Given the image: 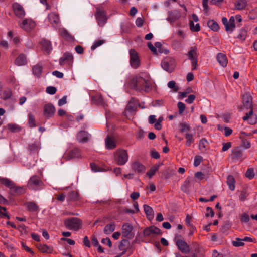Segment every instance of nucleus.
Instances as JSON below:
<instances>
[{"mask_svg":"<svg viewBox=\"0 0 257 257\" xmlns=\"http://www.w3.org/2000/svg\"><path fill=\"white\" fill-rule=\"evenodd\" d=\"M128 85L131 88L140 92H148L151 90L150 81L139 76L133 77L130 80Z\"/></svg>","mask_w":257,"mask_h":257,"instance_id":"f257e3e1","label":"nucleus"},{"mask_svg":"<svg viewBox=\"0 0 257 257\" xmlns=\"http://www.w3.org/2000/svg\"><path fill=\"white\" fill-rule=\"evenodd\" d=\"M64 223L67 228L75 231L80 229L82 226V220L75 217H70L64 220Z\"/></svg>","mask_w":257,"mask_h":257,"instance_id":"f03ea898","label":"nucleus"},{"mask_svg":"<svg viewBox=\"0 0 257 257\" xmlns=\"http://www.w3.org/2000/svg\"><path fill=\"white\" fill-rule=\"evenodd\" d=\"M186 55L188 59L191 61L192 70H196L198 65V56L197 46H194L191 47Z\"/></svg>","mask_w":257,"mask_h":257,"instance_id":"7ed1b4c3","label":"nucleus"},{"mask_svg":"<svg viewBox=\"0 0 257 257\" xmlns=\"http://www.w3.org/2000/svg\"><path fill=\"white\" fill-rule=\"evenodd\" d=\"M27 186L30 189L36 191L43 188L44 184L38 176L33 175L29 179Z\"/></svg>","mask_w":257,"mask_h":257,"instance_id":"20e7f679","label":"nucleus"},{"mask_svg":"<svg viewBox=\"0 0 257 257\" xmlns=\"http://www.w3.org/2000/svg\"><path fill=\"white\" fill-rule=\"evenodd\" d=\"M95 17L98 25L100 27H103L106 23L108 17L106 12L103 8H96V12Z\"/></svg>","mask_w":257,"mask_h":257,"instance_id":"39448f33","label":"nucleus"},{"mask_svg":"<svg viewBox=\"0 0 257 257\" xmlns=\"http://www.w3.org/2000/svg\"><path fill=\"white\" fill-rule=\"evenodd\" d=\"M127 151L124 149H118L115 153V159L119 165L125 164L128 160Z\"/></svg>","mask_w":257,"mask_h":257,"instance_id":"423d86ee","label":"nucleus"},{"mask_svg":"<svg viewBox=\"0 0 257 257\" xmlns=\"http://www.w3.org/2000/svg\"><path fill=\"white\" fill-rule=\"evenodd\" d=\"M19 26L27 32H30L36 26V23L30 18H26L18 22Z\"/></svg>","mask_w":257,"mask_h":257,"instance_id":"0eeeda50","label":"nucleus"},{"mask_svg":"<svg viewBox=\"0 0 257 257\" xmlns=\"http://www.w3.org/2000/svg\"><path fill=\"white\" fill-rule=\"evenodd\" d=\"M130 63L131 66L134 69L138 68L140 64V58L137 51L132 49L129 51Z\"/></svg>","mask_w":257,"mask_h":257,"instance_id":"6e6552de","label":"nucleus"},{"mask_svg":"<svg viewBox=\"0 0 257 257\" xmlns=\"http://www.w3.org/2000/svg\"><path fill=\"white\" fill-rule=\"evenodd\" d=\"M13 9L15 16L20 18H23L25 15V12L22 6L18 3H15L13 4Z\"/></svg>","mask_w":257,"mask_h":257,"instance_id":"1a4fd4ad","label":"nucleus"},{"mask_svg":"<svg viewBox=\"0 0 257 257\" xmlns=\"http://www.w3.org/2000/svg\"><path fill=\"white\" fill-rule=\"evenodd\" d=\"M144 236L145 237H153L154 235L161 234V230L159 228L152 226L146 228L143 231Z\"/></svg>","mask_w":257,"mask_h":257,"instance_id":"9d476101","label":"nucleus"},{"mask_svg":"<svg viewBox=\"0 0 257 257\" xmlns=\"http://www.w3.org/2000/svg\"><path fill=\"white\" fill-rule=\"evenodd\" d=\"M81 156L80 150L76 148H74L67 152L64 156L66 160H69L75 158H79Z\"/></svg>","mask_w":257,"mask_h":257,"instance_id":"9b49d317","label":"nucleus"},{"mask_svg":"<svg viewBox=\"0 0 257 257\" xmlns=\"http://www.w3.org/2000/svg\"><path fill=\"white\" fill-rule=\"evenodd\" d=\"M73 60L72 55L68 52H66L63 54L62 57L59 59V64L60 65H64L65 64L68 66H71Z\"/></svg>","mask_w":257,"mask_h":257,"instance_id":"f8f14e48","label":"nucleus"},{"mask_svg":"<svg viewBox=\"0 0 257 257\" xmlns=\"http://www.w3.org/2000/svg\"><path fill=\"white\" fill-rule=\"evenodd\" d=\"M176 244L179 250L184 253H187L190 251L189 246L182 239H178L176 240Z\"/></svg>","mask_w":257,"mask_h":257,"instance_id":"ddd939ff","label":"nucleus"},{"mask_svg":"<svg viewBox=\"0 0 257 257\" xmlns=\"http://www.w3.org/2000/svg\"><path fill=\"white\" fill-rule=\"evenodd\" d=\"M55 108L51 103L46 104L44 107V114L47 118H49L54 115L55 113Z\"/></svg>","mask_w":257,"mask_h":257,"instance_id":"4468645a","label":"nucleus"},{"mask_svg":"<svg viewBox=\"0 0 257 257\" xmlns=\"http://www.w3.org/2000/svg\"><path fill=\"white\" fill-rule=\"evenodd\" d=\"M24 192V189L23 187L17 186L14 182L9 189V194L12 196L19 195Z\"/></svg>","mask_w":257,"mask_h":257,"instance_id":"2eb2a0df","label":"nucleus"},{"mask_svg":"<svg viewBox=\"0 0 257 257\" xmlns=\"http://www.w3.org/2000/svg\"><path fill=\"white\" fill-rule=\"evenodd\" d=\"M91 135L84 131L79 132L77 134V139L80 143H85L87 142L90 139Z\"/></svg>","mask_w":257,"mask_h":257,"instance_id":"dca6fc26","label":"nucleus"},{"mask_svg":"<svg viewBox=\"0 0 257 257\" xmlns=\"http://www.w3.org/2000/svg\"><path fill=\"white\" fill-rule=\"evenodd\" d=\"M47 18L49 22L53 26H58L60 23V18L58 13L55 12H51L48 15Z\"/></svg>","mask_w":257,"mask_h":257,"instance_id":"f3484780","label":"nucleus"},{"mask_svg":"<svg viewBox=\"0 0 257 257\" xmlns=\"http://www.w3.org/2000/svg\"><path fill=\"white\" fill-rule=\"evenodd\" d=\"M173 62V61L171 59H164L161 62V66L164 70L171 72L174 69Z\"/></svg>","mask_w":257,"mask_h":257,"instance_id":"a211bd4d","label":"nucleus"},{"mask_svg":"<svg viewBox=\"0 0 257 257\" xmlns=\"http://www.w3.org/2000/svg\"><path fill=\"white\" fill-rule=\"evenodd\" d=\"M133 230V226L127 223H124L122 226V235L126 238H130L132 236V231Z\"/></svg>","mask_w":257,"mask_h":257,"instance_id":"6ab92c4d","label":"nucleus"},{"mask_svg":"<svg viewBox=\"0 0 257 257\" xmlns=\"http://www.w3.org/2000/svg\"><path fill=\"white\" fill-rule=\"evenodd\" d=\"M105 143L107 149H113L116 147V141L114 137L107 136L105 138Z\"/></svg>","mask_w":257,"mask_h":257,"instance_id":"aec40b11","label":"nucleus"},{"mask_svg":"<svg viewBox=\"0 0 257 257\" xmlns=\"http://www.w3.org/2000/svg\"><path fill=\"white\" fill-rule=\"evenodd\" d=\"M133 170L138 173H142L145 171V168L143 165L138 162H135L132 164Z\"/></svg>","mask_w":257,"mask_h":257,"instance_id":"412c9836","label":"nucleus"},{"mask_svg":"<svg viewBox=\"0 0 257 257\" xmlns=\"http://www.w3.org/2000/svg\"><path fill=\"white\" fill-rule=\"evenodd\" d=\"M216 59L218 63L223 67L227 66L228 61L227 59L225 54L222 53H218L217 55Z\"/></svg>","mask_w":257,"mask_h":257,"instance_id":"4be33fe9","label":"nucleus"},{"mask_svg":"<svg viewBox=\"0 0 257 257\" xmlns=\"http://www.w3.org/2000/svg\"><path fill=\"white\" fill-rule=\"evenodd\" d=\"M138 104L137 101L135 98H132L126 106L125 112L135 110Z\"/></svg>","mask_w":257,"mask_h":257,"instance_id":"5701e85b","label":"nucleus"},{"mask_svg":"<svg viewBox=\"0 0 257 257\" xmlns=\"http://www.w3.org/2000/svg\"><path fill=\"white\" fill-rule=\"evenodd\" d=\"M41 44L42 46V50L47 53H49L52 50L51 43L49 41L43 40L41 41Z\"/></svg>","mask_w":257,"mask_h":257,"instance_id":"b1692460","label":"nucleus"},{"mask_svg":"<svg viewBox=\"0 0 257 257\" xmlns=\"http://www.w3.org/2000/svg\"><path fill=\"white\" fill-rule=\"evenodd\" d=\"M25 205L29 211L36 212L39 210L38 206L34 202H26Z\"/></svg>","mask_w":257,"mask_h":257,"instance_id":"393cba45","label":"nucleus"},{"mask_svg":"<svg viewBox=\"0 0 257 257\" xmlns=\"http://www.w3.org/2000/svg\"><path fill=\"white\" fill-rule=\"evenodd\" d=\"M38 248L43 253H50L53 251V249L51 247L46 244H40L38 245Z\"/></svg>","mask_w":257,"mask_h":257,"instance_id":"a878e982","label":"nucleus"},{"mask_svg":"<svg viewBox=\"0 0 257 257\" xmlns=\"http://www.w3.org/2000/svg\"><path fill=\"white\" fill-rule=\"evenodd\" d=\"M115 224L114 223L107 224L104 228V233L106 235L110 234L115 230Z\"/></svg>","mask_w":257,"mask_h":257,"instance_id":"bb28decb","label":"nucleus"},{"mask_svg":"<svg viewBox=\"0 0 257 257\" xmlns=\"http://www.w3.org/2000/svg\"><path fill=\"white\" fill-rule=\"evenodd\" d=\"M243 104L246 108H250L252 105V99L250 96L248 95L243 96Z\"/></svg>","mask_w":257,"mask_h":257,"instance_id":"cd10ccee","label":"nucleus"},{"mask_svg":"<svg viewBox=\"0 0 257 257\" xmlns=\"http://www.w3.org/2000/svg\"><path fill=\"white\" fill-rule=\"evenodd\" d=\"M26 59L24 54H20L16 59L15 64L18 66H23L26 64Z\"/></svg>","mask_w":257,"mask_h":257,"instance_id":"c85d7f7f","label":"nucleus"},{"mask_svg":"<svg viewBox=\"0 0 257 257\" xmlns=\"http://www.w3.org/2000/svg\"><path fill=\"white\" fill-rule=\"evenodd\" d=\"M235 181L234 177L232 175H229L227 179V184L229 189L233 191L235 189Z\"/></svg>","mask_w":257,"mask_h":257,"instance_id":"c756f323","label":"nucleus"},{"mask_svg":"<svg viewBox=\"0 0 257 257\" xmlns=\"http://www.w3.org/2000/svg\"><path fill=\"white\" fill-rule=\"evenodd\" d=\"M14 182L7 178L0 177V183L9 189L13 185Z\"/></svg>","mask_w":257,"mask_h":257,"instance_id":"7c9ffc66","label":"nucleus"},{"mask_svg":"<svg viewBox=\"0 0 257 257\" xmlns=\"http://www.w3.org/2000/svg\"><path fill=\"white\" fill-rule=\"evenodd\" d=\"M235 6L237 10H243L246 6V1L245 0H237L235 4Z\"/></svg>","mask_w":257,"mask_h":257,"instance_id":"2f4dec72","label":"nucleus"},{"mask_svg":"<svg viewBox=\"0 0 257 257\" xmlns=\"http://www.w3.org/2000/svg\"><path fill=\"white\" fill-rule=\"evenodd\" d=\"M42 71V65L41 64H38L35 65L33 68V74L37 76H40Z\"/></svg>","mask_w":257,"mask_h":257,"instance_id":"473e14b6","label":"nucleus"},{"mask_svg":"<svg viewBox=\"0 0 257 257\" xmlns=\"http://www.w3.org/2000/svg\"><path fill=\"white\" fill-rule=\"evenodd\" d=\"M232 157L234 159H239L242 157V152L238 149L236 148L232 151Z\"/></svg>","mask_w":257,"mask_h":257,"instance_id":"72a5a7b5","label":"nucleus"},{"mask_svg":"<svg viewBox=\"0 0 257 257\" xmlns=\"http://www.w3.org/2000/svg\"><path fill=\"white\" fill-rule=\"evenodd\" d=\"M208 27L213 31H216L219 29V27L217 22L214 20H209L207 23Z\"/></svg>","mask_w":257,"mask_h":257,"instance_id":"f704fd0d","label":"nucleus"},{"mask_svg":"<svg viewBox=\"0 0 257 257\" xmlns=\"http://www.w3.org/2000/svg\"><path fill=\"white\" fill-rule=\"evenodd\" d=\"M7 127L10 131L13 133L19 132L21 131V127L16 124L9 123Z\"/></svg>","mask_w":257,"mask_h":257,"instance_id":"c9c22d12","label":"nucleus"},{"mask_svg":"<svg viewBox=\"0 0 257 257\" xmlns=\"http://www.w3.org/2000/svg\"><path fill=\"white\" fill-rule=\"evenodd\" d=\"M185 137L186 139V145L187 146H190L191 144L194 141L193 134L187 133L185 134Z\"/></svg>","mask_w":257,"mask_h":257,"instance_id":"e433bc0d","label":"nucleus"},{"mask_svg":"<svg viewBox=\"0 0 257 257\" xmlns=\"http://www.w3.org/2000/svg\"><path fill=\"white\" fill-rule=\"evenodd\" d=\"M159 166V165H155L151 167L150 170L147 172V175L149 177V178H151L156 173V172L158 170Z\"/></svg>","mask_w":257,"mask_h":257,"instance_id":"4c0bfd02","label":"nucleus"},{"mask_svg":"<svg viewBox=\"0 0 257 257\" xmlns=\"http://www.w3.org/2000/svg\"><path fill=\"white\" fill-rule=\"evenodd\" d=\"M0 218H7L8 219L10 218L6 208L1 206H0Z\"/></svg>","mask_w":257,"mask_h":257,"instance_id":"58836bf2","label":"nucleus"},{"mask_svg":"<svg viewBox=\"0 0 257 257\" xmlns=\"http://www.w3.org/2000/svg\"><path fill=\"white\" fill-rule=\"evenodd\" d=\"M78 193L76 191H71L68 195V199L70 201H75L78 200Z\"/></svg>","mask_w":257,"mask_h":257,"instance_id":"ea45409f","label":"nucleus"},{"mask_svg":"<svg viewBox=\"0 0 257 257\" xmlns=\"http://www.w3.org/2000/svg\"><path fill=\"white\" fill-rule=\"evenodd\" d=\"M93 101L98 105H103L104 104V100L101 95H96L92 98Z\"/></svg>","mask_w":257,"mask_h":257,"instance_id":"a19ab883","label":"nucleus"},{"mask_svg":"<svg viewBox=\"0 0 257 257\" xmlns=\"http://www.w3.org/2000/svg\"><path fill=\"white\" fill-rule=\"evenodd\" d=\"M144 210L147 216H150L153 217V210L152 208L148 206V205L144 204L143 206Z\"/></svg>","mask_w":257,"mask_h":257,"instance_id":"79ce46f5","label":"nucleus"},{"mask_svg":"<svg viewBox=\"0 0 257 257\" xmlns=\"http://www.w3.org/2000/svg\"><path fill=\"white\" fill-rule=\"evenodd\" d=\"M190 29L193 32H198L200 30V27L199 23L194 24L193 21H190L189 23Z\"/></svg>","mask_w":257,"mask_h":257,"instance_id":"37998d69","label":"nucleus"},{"mask_svg":"<svg viewBox=\"0 0 257 257\" xmlns=\"http://www.w3.org/2000/svg\"><path fill=\"white\" fill-rule=\"evenodd\" d=\"M28 118H29L28 123H29V126L31 127H35L36 126L35 119V117H34V115L31 113H29Z\"/></svg>","mask_w":257,"mask_h":257,"instance_id":"c03bdc74","label":"nucleus"},{"mask_svg":"<svg viewBox=\"0 0 257 257\" xmlns=\"http://www.w3.org/2000/svg\"><path fill=\"white\" fill-rule=\"evenodd\" d=\"M232 244L234 246L239 247L243 246L244 243L243 239L236 238L235 240L232 241Z\"/></svg>","mask_w":257,"mask_h":257,"instance_id":"a18cd8bd","label":"nucleus"},{"mask_svg":"<svg viewBox=\"0 0 257 257\" xmlns=\"http://www.w3.org/2000/svg\"><path fill=\"white\" fill-rule=\"evenodd\" d=\"M180 131L181 132H187L188 131L190 127L188 124L186 122L181 123L179 125Z\"/></svg>","mask_w":257,"mask_h":257,"instance_id":"49530a36","label":"nucleus"},{"mask_svg":"<svg viewBox=\"0 0 257 257\" xmlns=\"http://www.w3.org/2000/svg\"><path fill=\"white\" fill-rule=\"evenodd\" d=\"M207 141L205 139H201L199 141V148L200 150L204 151L206 149Z\"/></svg>","mask_w":257,"mask_h":257,"instance_id":"de8ad7c7","label":"nucleus"},{"mask_svg":"<svg viewBox=\"0 0 257 257\" xmlns=\"http://www.w3.org/2000/svg\"><path fill=\"white\" fill-rule=\"evenodd\" d=\"M12 94V93L10 90H6L3 92L2 97L4 100H7L11 97Z\"/></svg>","mask_w":257,"mask_h":257,"instance_id":"09e8293b","label":"nucleus"},{"mask_svg":"<svg viewBox=\"0 0 257 257\" xmlns=\"http://www.w3.org/2000/svg\"><path fill=\"white\" fill-rule=\"evenodd\" d=\"M255 175L254 170L252 168H248L245 174L246 177L249 179H252Z\"/></svg>","mask_w":257,"mask_h":257,"instance_id":"8fccbe9b","label":"nucleus"},{"mask_svg":"<svg viewBox=\"0 0 257 257\" xmlns=\"http://www.w3.org/2000/svg\"><path fill=\"white\" fill-rule=\"evenodd\" d=\"M104 43V41L103 40H99L94 43V44L91 46V49L92 50H94L98 47L100 46Z\"/></svg>","mask_w":257,"mask_h":257,"instance_id":"3c124183","label":"nucleus"},{"mask_svg":"<svg viewBox=\"0 0 257 257\" xmlns=\"http://www.w3.org/2000/svg\"><path fill=\"white\" fill-rule=\"evenodd\" d=\"M247 36V31L244 29H241L237 36V38L241 40H244Z\"/></svg>","mask_w":257,"mask_h":257,"instance_id":"603ef678","label":"nucleus"},{"mask_svg":"<svg viewBox=\"0 0 257 257\" xmlns=\"http://www.w3.org/2000/svg\"><path fill=\"white\" fill-rule=\"evenodd\" d=\"M203 160V157L199 155H197L195 156L194 160V165L195 167L198 166L202 161Z\"/></svg>","mask_w":257,"mask_h":257,"instance_id":"864d4df0","label":"nucleus"},{"mask_svg":"<svg viewBox=\"0 0 257 257\" xmlns=\"http://www.w3.org/2000/svg\"><path fill=\"white\" fill-rule=\"evenodd\" d=\"M226 30L227 32H232L235 27L234 23H228L225 26Z\"/></svg>","mask_w":257,"mask_h":257,"instance_id":"5fc2aeb1","label":"nucleus"},{"mask_svg":"<svg viewBox=\"0 0 257 257\" xmlns=\"http://www.w3.org/2000/svg\"><path fill=\"white\" fill-rule=\"evenodd\" d=\"M190 182L189 181V180H188V179H187L185 181H184V184L182 185L181 186V189L183 191H187V190H188V188L190 187Z\"/></svg>","mask_w":257,"mask_h":257,"instance_id":"6e6d98bb","label":"nucleus"},{"mask_svg":"<svg viewBox=\"0 0 257 257\" xmlns=\"http://www.w3.org/2000/svg\"><path fill=\"white\" fill-rule=\"evenodd\" d=\"M17 229L22 234H27V227L24 225L21 224L17 227Z\"/></svg>","mask_w":257,"mask_h":257,"instance_id":"4d7b16f0","label":"nucleus"},{"mask_svg":"<svg viewBox=\"0 0 257 257\" xmlns=\"http://www.w3.org/2000/svg\"><path fill=\"white\" fill-rule=\"evenodd\" d=\"M168 86L169 88L172 89L174 91H177L178 87L176 85V83L174 81H169L168 83Z\"/></svg>","mask_w":257,"mask_h":257,"instance_id":"13d9d810","label":"nucleus"},{"mask_svg":"<svg viewBox=\"0 0 257 257\" xmlns=\"http://www.w3.org/2000/svg\"><path fill=\"white\" fill-rule=\"evenodd\" d=\"M191 217L189 216V215L187 214L186 217V218H185V223L187 225H188L189 226H191L192 230L194 231L195 230V228L191 224Z\"/></svg>","mask_w":257,"mask_h":257,"instance_id":"bf43d9fd","label":"nucleus"},{"mask_svg":"<svg viewBox=\"0 0 257 257\" xmlns=\"http://www.w3.org/2000/svg\"><path fill=\"white\" fill-rule=\"evenodd\" d=\"M57 89L55 87L49 86L46 88V91L49 94H54L56 92Z\"/></svg>","mask_w":257,"mask_h":257,"instance_id":"052dcab7","label":"nucleus"},{"mask_svg":"<svg viewBox=\"0 0 257 257\" xmlns=\"http://www.w3.org/2000/svg\"><path fill=\"white\" fill-rule=\"evenodd\" d=\"M60 34L62 37L65 38H69L71 37L70 34L65 29H62L60 30Z\"/></svg>","mask_w":257,"mask_h":257,"instance_id":"680f3d73","label":"nucleus"},{"mask_svg":"<svg viewBox=\"0 0 257 257\" xmlns=\"http://www.w3.org/2000/svg\"><path fill=\"white\" fill-rule=\"evenodd\" d=\"M177 106L179 109V113H182L184 111L185 109V104L182 102H179L177 104Z\"/></svg>","mask_w":257,"mask_h":257,"instance_id":"e2e57ef3","label":"nucleus"},{"mask_svg":"<svg viewBox=\"0 0 257 257\" xmlns=\"http://www.w3.org/2000/svg\"><path fill=\"white\" fill-rule=\"evenodd\" d=\"M28 148L31 153H35L38 150V146L35 144H30Z\"/></svg>","mask_w":257,"mask_h":257,"instance_id":"0e129e2a","label":"nucleus"},{"mask_svg":"<svg viewBox=\"0 0 257 257\" xmlns=\"http://www.w3.org/2000/svg\"><path fill=\"white\" fill-rule=\"evenodd\" d=\"M161 46L162 44L160 42H158L155 43V47L156 48V54L163 52V50L161 48Z\"/></svg>","mask_w":257,"mask_h":257,"instance_id":"69168bd1","label":"nucleus"},{"mask_svg":"<svg viewBox=\"0 0 257 257\" xmlns=\"http://www.w3.org/2000/svg\"><path fill=\"white\" fill-rule=\"evenodd\" d=\"M195 96L193 94H190L188 96L187 99L185 100V102L188 104H191L195 99Z\"/></svg>","mask_w":257,"mask_h":257,"instance_id":"338daca9","label":"nucleus"},{"mask_svg":"<svg viewBox=\"0 0 257 257\" xmlns=\"http://www.w3.org/2000/svg\"><path fill=\"white\" fill-rule=\"evenodd\" d=\"M151 156L154 159H159L160 158V154L155 150L153 149L151 151Z\"/></svg>","mask_w":257,"mask_h":257,"instance_id":"774afa93","label":"nucleus"}]
</instances>
